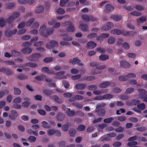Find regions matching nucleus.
I'll use <instances>...</instances> for the list:
<instances>
[{
    "mask_svg": "<svg viewBox=\"0 0 147 147\" xmlns=\"http://www.w3.org/2000/svg\"><path fill=\"white\" fill-rule=\"evenodd\" d=\"M20 14L18 12H14L12 13L11 15L9 17V18L6 19V22L7 23H11L13 22L15 19L19 17Z\"/></svg>",
    "mask_w": 147,
    "mask_h": 147,
    "instance_id": "obj_1",
    "label": "nucleus"
},
{
    "mask_svg": "<svg viewBox=\"0 0 147 147\" xmlns=\"http://www.w3.org/2000/svg\"><path fill=\"white\" fill-rule=\"evenodd\" d=\"M82 18L83 20L86 22H89L90 21H94L97 20L96 18L91 15H83L82 16Z\"/></svg>",
    "mask_w": 147,
    "mask_h": 147,
    "instance_id": "obj_2",
    "label": "nucleus"
},
{
    "mask_svg": "<svg viewBox=\"0 0 147 147\" xmlns=\"http://www.w3.org/2000/svg\"><path fill=\"white\" fill-rule=\"evenodd\" d=\"M41 57L42 55L41 54L38 53H36L29 56L27 58L28 60L30 61H37L38 59L40 58Z\"/></svg>",
    "mask_w": 147,
    "mask_h": 147,
    "instance_id": "obj_3",
    "label": "nucleus"
},
{
    "mask_svg": "<svg viewBox=\"0 0 147 147\" xmlns=\"http://www.w3.org/2000/svg\"><path fill=\"white\" fill-rule=\"evenodd\" d=\"M58 43L57 42L54 40H51L50 44L46 43L45 44L46 47L48 49H51L55 47H57Z\"/></svg>",
    "mask_w": 147,
    "mask_h": 147,
    "instance_id": "obj_4",
    "label": "nucleus"
},
{
    "mask_svg": "<svg viewBox=\"0 0 147 147\" xmlns=\"http://www.w3.org/2000/svg\"><path fill=\"white\" fill-rule=\"evenodd\" d=\"M18 115V113L15 110H12L10 111V114L9 115L8 117L11 120H14L16 119Z\"/></svg>",
    "mask_w": 147,
    "mask_h": 147,
    "instance_id": "obj_5",
    "label": "nucleus"
},
{
    "mask_svg": "<svg viewBox=\"0 0 147 147\" xmlns=\"http://www.w3.org/2000/svg\"><path fill=\"white\" fill-rule=\"evenodd\" d=\"M79 28L82 31L88 32L89 31L88 26L86 24H81L79 26Z\"/></svg>",
    "mask_w": 147,
    "mask_h": 147,
    "instance_id": "obj_6",
    "label": "nucleus"
},
{
    "mask_svg": "<svg viewBox=\"0 0 147 147\" xmlns=\"http://www.w3.org/2000/svg\"><path fill=\"white\" fill-rule=\"evenodd\" d=\"M147 19V16H143L140 17L139 18L137 19H136L137 24L142 23L146 21Z\"/></svg>",
    "mask_w": 147,
    "mask_h": 147,
    "instance_id": "obj_7",
    "label": "nucleus"
},
{
    "mask_svg": "<svg viewBox=\"0 0 147 147\" xmlns=\"http://www.w3.org/2000/svg\"><path fill=\"white\" fill-rule=\"evenodd\" d=\"M95 112L97 113L98 115L100 116H103L105 114V111L103 109H96Z\"/></svg>",
    "mask_w": 147,
    "mask_h": 147,
    "instance_id": "obj_8",
    "label": "nucleus"
},
{
    "mask_svg": "<svg viewBox=\"0 0 147 147\" xmlns=\"http://www.w3.org/2000/svg\"><path fill=\"white\" fill-rule=\"evenodd\" d=\"M114 9V7L111 5L108 4L105 6L104 11L106 13H108Z\"/></svg>",
    "mask_w": 147,
    "mask_h": 147,
    "instance_id": "obj_9",
    "label": "nucleus"
},
{
    "mask_svg": "<svg viewBox=\"0 0 147 147\" xmlns=\"http://www.w3.org/2000/svg\"><path fill=\"white\" fill-rule=\"evenodd\" d=\"M114 27L113 23L111 22H108L107 23L106 26L103 27L102 29L104 30H107Z\"/></svg>",
    "mask_w": 147,
    "mask_h": 147,
    "instance_id": "obj_10",
    "label": "nucleus"
},
{
    "mask_svg": "<svg viewBox=\"0 0 147 147\" xmlns=\"http://www.w3.org/2000/svg\"><path fill=\"white\" fill-rule=\"evenodd\" d=\"M86 45L87 49H92L96 46V44L93 42L90 41L87 43Z\"/></svg>",
    "mask_w": 147,
    "mask_h": 147,
    "instance_id": "obj_11",
    "label": "nucleus"
},
{
    "mask_svg": "<svg viewBox=\"0 0 147 147\" xmlns=\"http://www.w3.org/2000/svg\"><path fill=\"white\" fill-rule=\"evenodd\" d=\"M65 117V115L60 112L58 113L56 116L57 120L59 121H63Z\"/></svg>",
    "mask_w": 147,
    "mask_h": 147,
    "instance_id": "obj_12",
    "label": "nucleus"
},
{
    "mask_svg": "<svg viewBox=\"0 0 147 147\" xmlns=\"http://www.w3.org/2000/svg\"><path fill=\"white\" fill-rule=\"evenodd\" d=\"M46 29V26L45 25L43 24L41 26L39 29V32L40 34L44 36H45V32Z\"/></svg>",
    "mask_w": 147,
    "mask_h": 147,
    "instance_id": "obj_13",
    "label": "nucleus"
},
{
    "mask_svg": "<svg viewBox=\"0 0 147 147\" xmlns=\"http://www.w3.org/2000/svg\"><path fill=\"white\" fill-rule=\"evenodd\" d=\"M120 66L124 68H129L131 66V65L128 63L124 61H121L120 62Z\"/></svg>",
    "mask_w": 147,
    "mask_h": 147,
    "instance_id": "obj_14",
    "label": "nucleus"
},
{
    "mask_svg": "<svg viewBox=\"0 0 147 147\" xmlns=\"http://www.w3.org/2000/svg\"><path fill=\"white\" fill-rule=\"evenodd\" d=\"M83 97L80 95H76L74 97H73L72 98L69 99L70 101H73L75 100H83Z\"/></svg>",
    "mask_w": 147,
    "mask_h": 147,
    "instance_id": "obj_15",
    "label": "nucleus"
},
{
    "mask_svg": "<svg viewBox=\"0 0 147 147\" xmlns=\"http://www.w3.org/2000/svg\"><path fill=\"white\" fill-rule=\"evenodd\" d=\"M44 7L42 6H39L36 7L35 11L37 13H40L42 12L44 10Z\"/></svg>",
    "mask_w": 147,
    "mask_h": 147,
    "instance_id": "obj_16",
    "label": "nucleus"
},
{
    "mask_svg": "<svg viewBox=\"0 0 147 147\" xmlns=\"http://www.w3.org/2000/svg\"><path fill=\"white\" fill-rule=\"evenodd\" d=\"M32 51V49L30 48H25L22 49L21 52L24 54H29Z\"/></svg>",
    "mask_w": 147,
    "mask_h": 147,
    "instance_id": "obj_17",
    "label": "nucleus"
},
{
    "mask_svg": "<svg viewBox=\"0 0 147 147\" xmlns=\"http://www.w3.org/2000/svg\"><path fill=\"white\" fill-rule=\"evenodd\" d=\"M80 60L78 58H75L73 59H71L69 61V63H71L72 65H75L76 64L80 62Z\"/></svg>",
    "mask_w": 147,
    "mask_h": 147,
    "instance_id": "obj_18",
    "label": "nucleus"
},
{
    "mask_svg": "<svg viewBox=\"0 0 147 147\" xmlns=\"http://www.w3.org/2000/svg\"><path fill=\"white\" fill-rule=\"evenodd\" d=\"M110 83L109 82H104L100 83L99 87L100 88H105L109 86Z\"/></svg>",
    "mask_w": 147,
    "mask_h": 147,
    "instance_id": "obj_19",
    "label": "nucleus"
},
{
    "mask_svg": "<svg viewBox=\"0 0 147 147\" xmlns=\"http://www.w3.org/2000/svg\"><path fill=\"white\" fill-rule=\"evenodd\" d=\"M66 113L67 115L69 117H71L75 115V112L74 111L71 110L70 109H67L66 111Z\"/></svg>",
    "mask_w": 147,
    "mask_h": 147,
    "instance_id": "obj_20",
    "label": "nucleus"
},
{
    "mask_svg": "<svg viewBox=\"0 0 147 147\" xmlns=\"http://www.w3.org/2000/svg\"><path fill=\"white\" fill-rule=\"evenodd\" d=\"M86 87V85L85 84H77L76 86V88L78 90H81L84 89Z\"/></svg>",
    "mask_w": 147,
    "mask_h": 147,
    "instance_id": "obj_21",
    "label": "nucleus"
},
{
    "mask_svg": "<svg viewBox=\"0 0 147 147\" xmlns=\"http://www.w3.org/2000/svg\"><path fill=\"white\" fill-rule=\"evenodd\" d=\"M27 132L29 135H33L37 136L38 135V132L36 131H34L31 129H28L27 131Z\"/></svg>",
    "mask_w": 147,
    "mask_h": 147,
    "instance_id": "obj_22",
    "label": "nucleus"
},
{
    "mask_svg": "<svg viewBox=\"0 0 147 147\" xmlns=\"http://www.w3.org/2000/svg\"><path fill=\"white\" fill-rule=\"evenodd\" d=\"M115 39L112 36L109 37L108 39L107 42L110 45H112L115 43Z\"/></svg>",
    "mask_w": 147,
    "mask_h": 147,
    "instance_id": "obj_23",
    "label": "nucleus"
},
{
    "mask_svg": "<svg viewBox=\"0 0 147 147\" xmlns=\"http://www.w3.org/2000/svg\"><path fill=\"white\" fill-rule=\"evenodd\" d=\"M111 34L115 35L121 34V30L117 29H114L111 30Z\"/></svg>",
    "mask_w": 147,
    "mask_h": 147,
    "instance_id": "obj_24",
    "label": "nucleus"
},
{
    "mask_svg": "<svg viewBox=\"0 0 147 147\" xmlns=\"http://www.w3.org/2000/svg\"><path fill=\"white\" fill-rule=\"evenodd\" d=\"M138 92L139 93V96L140 98H142V97L146 94V91L143 89H140L138 90Z\"/></svg>",
    "mask_w": 147,
    "mask_h": 147,
    "instance_id": "obj_25",
    "label": "nucleus"
},
{
    "mask_svg": "<svg viewBox=\"0 0 147 147\" xmlns=\"http://www.w3.org/2000/svg\"><path fill=\"white\" fill-rule=\"evenodd\" d=\"M109 59V56L107 55H102L99 57V59L100 60L105 61Z\"/></svg>",
    "mask_w": 147,
    "mask_h": 147,
    "instance_id": "obj_26",
    "label": "nucleus"
},
{
    "mask_svg": "<svg viewBox=\"0 0 147 147\" xmlns=\"http://www.w3.org/2000/svg\"><path fill=\"white\" fill-rule=\"evenodd\" d=\"M46 76L44 74H41L40 76L35 77V79L38 81H40L43 80L46 78Z\"/></svg>",
    "mask_w": 147,
    "mask_h": 147,
    "instance_id": "obj_27",
    "label": "nucleus"
},
{
    "mask_svg": "<svg viewBox=\"0 0 147 147\" xmlns=\"http://www.w3.org/2000/svg\"><path fill=\"white\" fill-rule=\"evenodd\" d=\"M15 4L13 3H9L5 5V7L8 9H11L14 7Z\"/></svg>",
    "mask_w": 147,
    "mask_h": 147,
    "instance_id": "obj_28",
    "label": "nucleus"
},
{
    "mask_svg": "<svg viewBox=\"0 0 147 147\" xmlns=\"http://www.w3.org/2000/svg\"><path fill=\"white\" fill-rule=\"evenodd\" d=\"M113 97L114 96L111 94H108L103 95V99H110Z\"/></svg>",
    "mask_w": 147,
    "mask_h": 147,
    "instance_id": "obj_29",
    "label": "nucleus"
},
{
    "mask_svg": "<svg viewBox=\"0 0 147 147\" xmlns=\"http://www.w3.org/2000/svg\"><path fill=\"white\" fill-rule=\"evenodd\" d=\"M66 30L67 32H73L75 30V28L73 25L71 24L67 26Z\"/></svg>",
    "mask_w": 147,
    "mask_h": 147,
    "instance_id": "obj_30",
    "label": "nucleus"
},
{
    "mask_svg": "<svg viewBox=\"0 0 147 147\" xmlns=\"http://www.w3.org/2000/svg\"><path fill=\"white\" fill-rule=\"evenodd\" d=\"M111 18L116 21H119L121 19V16L113 15L111 16Z\"/></svg>",
    "mask_w": 147,
    "mask_h": 147,
    "instance_id": "obj_31",
    "label": "nucleus"
},
{
    "mask_svg": "<svg viewBox=\"0 0 147 147\" xmlns=\"http://www.w3.org/2000/svg\"><path fill=\"white\" fill-rule=\"evenodd\" d=\"M55 60V59L53 57H50L45 58L43 59V61L44 62L47 63L48 62H51Z\"/></svg>",
    "mask_w": 147,
    "mask_h": 147,
    "instance_id": "obj_32",
    "label": "nucleus"
},
{
    "mask_svg": "<svg viewBox=\"0 0 147 147\" xmlns=\"http://www.w3.org/2000/svg\"><path fill=\"white\" fill-rule=\"evenodd\" d=\"M64 73V71H60L56 73L55 76V78L60 80L61 77V76L63 75Z\"/></svg>",
    "mask_w": 147,
    "mask_h": 147,
    "instance_id": "obj_33",
    "label": "nucleus"
},
{
    "mask_svg": "<svg viewBox=\"0 0 147 147\" xmlns=\"http://www.w3.org/2000/svg\"><path fill=\"white\" fill-rule=\"evenodd\" d=\"M136 74L132 73H130L126 75V77L127 80L129 79L133 78H136Z\"/></svg>",
    "mask_w": 147,
    "mask_h": 147,
    "instance_id": "obj_34",
    "label": "nucleus"
},
{
    "mask_svg": "<svg viewBox=\"0 0 147 147\" xmlns=\"http://www.w3.org/2000/svg\"><path fill=\"white\" fill-rule=\"evenodd\" d=\"M62 38L63 40L67 41H70L72 39L71 37L68 36L67 34L63 35Z\"/></svg>",
    "mask_w": 147,
    "mask_h": 147,
    "instance_id": "obj_35",
    "label": "nucleus"
},
{
    "mask_svg": "<svg viewBox=\"0 0 147 147\" xmlns=\"http://www.w3.org/2000/svg\"><path fill=\"white\" fill-rule=\"evenodd\" d=\"M134 90V89L133 88L130 87L127 88L125 92V94H129L132 93Z\"/></svg>",
    "mask_w": 147,
    "mask_h": 147,
    "instance_id": "obj_36",
    "label": "nucleus"
},
{
    "mask_svg": "<svg viewBox=\"0 0 147 147\" xmlns=\"http://www.w3.org/2000/svg\"><path fill=\"white\" fill-rule=\"evenodd\" d=\"M69 0H60L59 3L60 6L63 7L65 6V5L69 2Z\"/></svg>",
    "mask_w": 147,
    "mask_h": 147,
    "instance_id": "obj_37",
    "label": "nucleus"
},
{
    "mask_svg": "<svg viewBox=\"0 0 147 147\" xmlns=\"http://www.w3.org/2000/svg\"><path fill=\"white\" fill-rule=\"evenodd\" d=\"M96 34L95 33H92L89 34L87 36V38L89 39H92L96 37Z\"/></svg>",
    "mask_w": 147,
    "mask_h": 147,
    "instance_id": "obj_38",
    "label": "nucleus"
},
{
    "mask_svg": "<svg viewBox=\"0 0 147 147\" xmlns=\"http://www.w3.org/2000/svg\"><path fill=\"white\" fill-rule=\"evenodd\" d=\"M114 120V118L112 117H110L104 119L103 121L104 123H111Z\"/></svg>",
    "mask_w": 147,
    "mask_h": 147,
    "instance_id": "obj_39",
    "label": "nucleus"
},
{
    "mask_svg": "<svg viewBox=\"0 0 147 147\" xmlns=\"http://www.w3.org/2000/svg\"><path fill=\"white\" fill-rule=\"evenodd\" d=\"M2 71H4L5 73L7 75H10L12 74V71L10 69L5 68H3L1 70Z\"/></svg>",
    "mask_w": 147,
    "mask_h": 147,
    "instance_id": "obj_40",
    "label": "nucleus"
},
{
    "mask_svg": "<svg viewBox=\"0 0 147 147\" xmlns=\"http://www.w3.org/2000/svg\"><path fill=\"white\" fill-rule=\"evenodd\" d=\"M69 133L71 136H73L76 134V131L75 129L71 128L69 130Z\"/></svg>",
    "mask_w": 147,
    "mask_h": 147,
    "instance_id": "obj_41",
    "label": "nucleus"
},
{
    "mask_svg": "<svg viewBox=\"0 0 147 147\" xmlns=\"http://www.w3.org/2000/svg\"><path fill=\"white\" fill-rule=\"evenodd\" d=\"M42 127L45 128H51L50 126L48 125V123L47 122L43 121L42 122Z\"/></svg>",
    "mask_w": 147,
    "mask_h": 147,
    "instance_id": "obj_42",
    "label": "nucleus"
},
{
    "mask_svg": "<svg viewBox=\"0 0 147 147\" xmlns=\"http://www.w3.org/2000/svg\"><path fill=\"white\" fill-rule=\"evenodd\" d=\"M130 33L129 31H127L124 30H121V34L124 36H129L130 35Z\"/></svg>",
    "mask_w": 147,
    "mask_h": 147,
    "instance_id": "obj_43",
    "label": "nucleus"
},
{
    "mask_svg": "<svg viewBox=\"0 0 147 147\" xmlns=\"http://www.w3.org/2000/svg\"><path fill=\"white\" fill-rule=\"evenodd\" d=\"M55 130L53 129H50L47 131V134L49 136H51L55 134Z\"/></svg>",
    "mask_w": 147,
    "mask_h": 147,
    "instance_id": "obj_44",
    "label": "nucleus"
},
{
    "mask_svg": "<svg viewBox=\"0 0 147 147\" xmlns=\"http://www.w3.org/2000/svg\"><path fill=\"white\" fill-rule=\"evenodd\" d=\"M17 77L20 80H25L27 79L28 78L26 76L23 74L18 75Z\"/></svg>",
    "mask_w": 147,
    "mask_h": 147,
    "instance_id": "obj_45",
    "label": "nucleus"
},
{
    "mask_svg": "<svg viewBox=\"0 0 147 147\" xmlns=\"http://www.w3.org/2000/svg\"><path fill=\"white\" fill-rule=\"evenodd\" d=\"M14 94L16 95H19L21 94V91L20 89L16 88H14Z\"/></svg>",
    "mask_w": 147,
    "mask_h": 147,
    "instance_id": "obj_46",
    "label": "nucleus"
},
{
    "mask_svg": "<svg viewBox=\"0 0 147 147\" xmlns=\"http://www.w3.org/2000/svg\"><path fill=\"white\" fill-rule=\"evenodd\" d=\"M85 129V127L83 125H80L77 128V130L79 131H83Z\"/></svg>",
    "mask_w": 147,
    "mask_h": 147,
    "instance_id": "obj_47",
    "label": "nucleus"
},
{
    "mask_svg": "<svg viewBox=\"0 0 147 147\" xmlns=\"http://www.w3.org/2000/svg\"><path fill=\"white\" fill-rule=\"evenodd\" d=\"M11 53L12 56L16 57L20 56V52L16 51L15 50H13L11 52Z\"/></svg>",
    "mask_w": 147,
    "mask_h": 147,
    "instance_id": "obj_48",
    "label": "nucleus"
},
{
    "mask_svg": "<svg viewBox=\"0 0 147 147\" xmlns=\"http://www.w3.org/2000/svg\"><path fill=\"white\" fill-rule=\"evenodd\" d=\"M43 92L45 95L47 96H49L53 93V92L51 90H45L43 91Z\"/></svg>",
    "mask_w": 147,
    "mask_h": 147,
    "instance_id": "obj_49",
    "label": "nucleus"
},
{
    "mask_svg": "<svg viewBox=\"0 0 147 147\" xmlns=\"http://www.w3.org/2000/svg\"><path fill=\"white\" fill-rule=\"evenodd\" d=\"M135 8L138 11H142L144 9V7L143 6L139 5H136Z\"/></svg>",
    "mask_w": 147,
    "mask_h": 147,
    "instance_id": "obj_50",
    "label": "nucleus"
},
{
    "mask_svg": "<svg viewBox=\"0 0 147 147\" xmlns=\"http://www.w3.org/2000/svg\"><path fill=\"white\" fill-rule=\"evenodd\" d=\"M131 14L133 16H138L141 15V13L138 11H134L132 12L131 13Z\"/></svg>",
    "mask_w": 147,
    "mask_h": 147,
    "instance_id": "obj_51",
    "label": "nucleus"
},
{
    "mask_svg": "<svg viewBox=\"0 0 147 147\" xmlns=\"http://www.w3.org/2000/svg\"><path fill=\"white\" fill-rule=\"evenodd\" d=\"M21 101L22 100L21 98L19 97H18L15 98L13 100V102L16 103H20Z\"/></svg>",
    "mask_w": 147,
    "mask_h": 147,
    "instance_id": "obj_52",
    "label": "nucleus"
},
{
    "mask_svg": "<svg viewBox=\"0 0 147 147\" xmlns=\"http://www.w3.org/2000/svg\"><path fill=\"white\" fill-rule=\"evenodd\" d=\"M57 12L59 14H63L64 13L65 10L61 8H59L57 9Z\"/></svg>",
    "mask_w": 147,
    "mask_h": 147,
    "instance_id": "obj_53",
    "label": "nucleus"
},
{
    "mask_svg": "<svg viewBox=\"0 0 147 147\" xmlns=\"http://www.w3.org/2000/svg\"><path fill=\"white\" fill-rule=\"evenodd\" d=\"M34 21V19L33 18L30 19L26 23V26H30Z\"/></svg>",
    "mask_w": 147,
    "mask_h": 147,
    "instance_id": "obj_54",
    "label": "nucleus"
},
{
    "mask_svg": "<svg viewBox=\"0 0 147 147\" xmlns=\"http://www.w3.org/2000/svg\"><path fill=\"white\" fill-rule=\"evenodd\" d=\"M138 108L141 110H144L145 107V105L144 103H142L137 106Z\"/></svg>",
    "mask_w": 147,
    "mask_h": 147,
    "instance_id": "obj_55",
    "label": "nucleus"
},
{
    "mask_svg": "<svg viewBox=\"0 0 147 147\" xmlns=\"http://www.w3.org/2000/svg\"><path fill=\"white\" fill-rule=\"evenodd\" d=\"M28 140L30 142H34L36 140V138L34 136H31L28 138Z\"/></svg>",
    "mask_w": 147,
    "mask_h": 147,
    "instance_id": "obj_56",
    "label": "nucleus"
},
{
    "mask_svg": "<svg viewBox=\"0 0 147 147\" xmlns=\"http://www.w3.org/2000/svg\"><path fill=\"white\" fill-rule=\"evenodd\" d=\"M106 105V104L104 103L97 104L96 106V109H98L100 108L103 107Z\"/></svg>",
    "mask_w": 147,
    "mask_h": 147,
    "instance_id": "obj_57",
    "label": "nucleus"
},
{
    "mask_svg": "<svg viewBox=\"0 0 147 147\" xmlns=\"http://www.w3.org/2000/svg\"><path fill=\"white\" fill-rule=\"evenodd\" d=\"M68 125L67 124H64L61 127L62 130L65 131H67L68 129Z\"/></svg>",
    "mask_w": 147,
    "mask_h": 147,
    "instance_id": "obj_58",
    "label": "nucleus"
},
{
    "mask_svg": "<svg viewBox=\"0 0 147 147\" xmlns=\"http://www.w3.org/2000/svg\"><path fill=\"white\" fill-rule=\"evenodd\" d=\"M53 32V28H49L47 29L46 32L48 35L51 34Z\"/></svg>",
    "mask_w": 147,
    "mask_h": 147,
    "instance_id": "obj_59",
    "label": "nucleus"
},
{
    "mask_svg": "<svg viewBox=\"0 0 147 147\" xmlns=\"http://www.w3.org/2000/svg\"><path fill=\"white\" fill-rule=\"evenodd\" d=\"M88 89L90 90H94L97 89V87L95 85H91L88 87Z\"/></svg>",
    "mask_w": 147,
    "mask_h": 147,
    "instance_id": "obj_60",
    "label": "nucleus"
},
{
    "mask_svg": "<svg viewBox=\"0 0 147 147\" xmlns=\"http://www.w3.org/2000/svg\"><path fill=\"white\" fill-rule=\"evenodd\" d=\"M51 98L57 102H59L60 101L59 97L56 95H54L51 97Z\"/></svg>",
    "mask_w": 147,
    "mask_h": 147,
    "instance_id": "obj_61",
    "label": "nucleus"
},
{
    "mask_svg": "<svg viewBox=\"0 0 147 147\" xmlns=\"http://www.w3.org/2000/svg\"><path fill=\"white\" fill-rule=\"evenodd\" d=\"M63 83L64 85V86L65 88H66V89L67 88H69V84L67 81H66L65 80H63Z\"/></svg>",
    "mask_w": 147,
    "mask_h": 147,
    "instance_id": "obj_62",
    "label": "nucleus"
},
{
    "mask_svg": "<svg viewBox=\"0 0 147 147\" xmlns=\"http://www.w3.org/2000/svg\"><path fill=\"white\" fill-rule=\"evenodd\" d=\"M71 24V23L69 21H66L62 23L61 24V26L63 27H66L67 26H69Z\"/></svg>",
    "mask_w": 147,
    "mask_h": 147,
    "instance_id": "obj_63",
    "label": "nucleus"
},
{
    "mask_svg": "<svg viewBox=\"0 0 147 147\" xmlns=\"http://www.w3.org/2000/svg\"><path fill=\"white\" fill-rule=\"evenodd\" d=\"M70 72L72 74H76L78 73V71L77 69L72 68L70 70Z\"/></svg>",
    "mask_w": 147,
    "mask_h": 147,
    "instance_id": "obj_64",
    "label": "nucleus"
}]
</instances>
